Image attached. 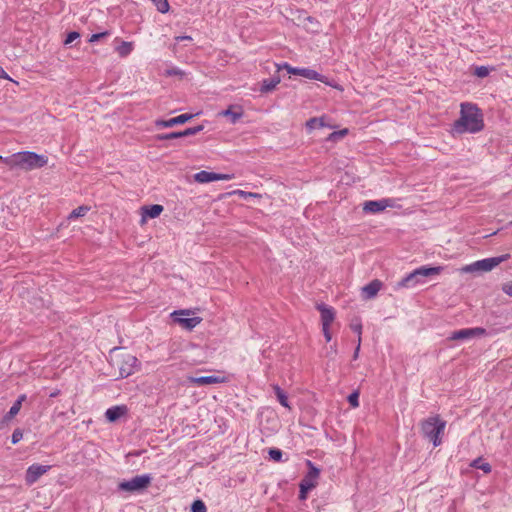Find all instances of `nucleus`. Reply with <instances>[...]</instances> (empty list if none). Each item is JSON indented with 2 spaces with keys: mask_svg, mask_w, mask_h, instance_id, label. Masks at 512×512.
Returning <instances> with one entry per match:
<instances>
[{
  "mask_svg": "<svg viewBox=\"0 0 512 512\" xmlns=\"http://www.w3.org/2000/svg\"><path fill=\"white\" fill-rule=\"evenodd\" d=\"M175 40L179 42L181 40H192V38L190 36H177Z\"/></svg>",
  "mask_w": 512,
  "mask_h": 512,
  "instance_id": "48",
  "label": "nucleus"
},
{
  "mask_svg": "<svg viewBox=\"0 0 512 512\" xmlns=\"http://www.w3.org/2000/svg\"><path fill=\"white\" fill-rule=\"evenodd\" d=\"M51 466L49 465H39L33 464L28 467L25 475L26 483L31 485L35 483L42 475L47 473Z\"/></svg>",
  "mask_w": 512,
  "mask_h": 512,
  "instance_id": "14",
  "label": "nucleus"
},
{
  "mask_svg": "<svg viewBox=\"0 0 512 512\" xmlns=\"http://www.w3.org/2000/svg\"><path fill=\"white\" fill-rule=\"evenodd\" d=\"M273 389L280 404L284 407H288V398L284 391L278 385H274Z\"/></svg>",
  "mask_w": 512,
  "mask_h": 512,
  "instance_id": "28",
  "label": "nucleus"
},
{
  "mask_svg": "<svg viewBox=\"0 0 512 512\" xmlns=\"http://www.w3.org/2000/svg\"><path fill=\"white\" fill-rule=\"evenodd\" d=\"M306 127L309 131L315 128L329 127L333 128L332 125H328L325 121V117H313L306 122Z\"/></svg>",
  "mask_w": 512,
  "mask_h": 512,
  "instance_id": "22",
  "label": "nucleus"
},
{
  "mask_svg": "<svg viewBox=\"0 0 512 512\" xmlns=\"http://www.w3.org/2000/svg\"><path fill=\"white\" fill-rule=\"evenodd\" d=\"M310 490H305L303 489L302 487H300V494H299V498L301 500H305L307 498V493L309 492Z\"/></svg>",
  "mask_w": 512,
  "mask_h": 512,
  "instance_id": "44",
  "label": "nucleus"
},
{
  "mask_svg": "<svg viewBox=\"0 0 512 512\" xmlns=\"http://www.w3.org/2000/svg\"><path fill=\"white\" fill-rule=\"evenodd\" d=\"M475 75H477L478 77H486L489 75V69L485 66H480V67H477L475 69Z\"/></svg>",
  "mask_w": 512,
  "mask_h": 512,
  "instance_id": "37",
  "label": "nucleus"
},
{
  "mask_svg": "<svg viewBox=\"0 0 512 512\" xmlns=\"http://www.w3.org/2000/svg\"><path fill=\"white\" fill-rule=\"evenodd\" d=\"M284 68L286 69V71L289 73V74H292V75H299V69L298 67H292L291 65L289 64H285L284 65Z\"/></svg>",
  "mask_w": 512,
  "mask_h": 512,
  "instance_id": "40",
  "label": "nucleus"
},
{
  "mask_svg": "<svg viewBox=\"0 0 512 512\" xmlns=\"http://www.w3.org/2000/svg\"><path fill=\"white\" fill-rule=\"evenodd\" d=\"M360 345H361V337H358V344H357V347H356L354 355H353L354 359L358 358L359 350H360Z\"/></svg>",
  "mask_w": 512,
  "mask_h": 512,
  "instance_id": "45",
  "label": "nucleus"
},
{
  "mask_svg": "<svg viewBox=\"0 0 512 512\" xmlns=\"http://www.w3.org/2000/svg\"><path fill=\"white\" fill-rule=\"evenodd\" d=\"M348 402L352 407H358L359 406V393L357 391L351 393L348 396Z\"/></svg>",
  "mask_w": 512,
  "mask_h": 512,
  "instance_id": "33",
  "label": "nucleus"
},
{
  "mask_svg": "<svg viewBox=\"0 0 512 512\" xmlns=\"http://www.w3.org/2000/svg\"><path fill=\"white\" fill-rule=\"evenodd\" d=\"M110 422H114L115 420H117L118 418H114V417H111V418H107Z\"/></svg>",
  "mask_w": 512,
  "mask_h": 512,
  "instance_id": "49",
  "label": "nucleus"
},
{
  "mask_svg": "<svg viewBox=\"0 0 512 512\" xmlns=\"http://www.w3.org/2000/svg\"><path fill=\"white\" fill-rule=\"evenodd\" d=\"M280 81L281 80H280L279 76H275L270 79H264L262 81L260 91L262 93H268V92L274 90L277 87V85L280 83Z\"/></svg>",
  "mask_w": 512,
  "mask_h": 512,
  "instance_id": "23",
  "label": "nucleus"
},
{
  "mask_svg": "<svg viewBox=\"0 0 512 512\" xmlns=\"http://www.w3.org/2000/svg\"><path fill=\"white\" fill-rule=\"evenodd\" d=\"M133 48L132 42L121 41L120 44L115 47V50L120 57L124 58L133 51Z\"/></svg>",
  "mask_w": 512,
  "mask_h": 512,
  "instance_id": "24",
  "label": "nucleus"
},
{
  "mask_svg": "<svg viewBox=\"0 0 512 512\" xmlns=\"http://www.w3.org/2000/svg\"><path fill=\"white\" fill-rule=\"evenodd\" d=\"M219 115L229 117L231 123L235 124L243 116V109L240 106L231 105L226 110L220 112Z\"/></svg>",
  "mask_w": 512,
  "mask_h": 512,
  "instance_id": "20",
  "label": "nucleus"
},
{
  "mask_svg": "<svg viewBox=\"0 0 512 512\" xmlns=\"http://www.w3.org/2000/svg\"><path fill=\"white\" fill-rule=\"evenodd\" d=\"M129 409L126 405H116L109 408L105 412V416H125L129 413Z\"/></svg>",
  "mask_w": 512,
  "mask_h": 512,
  "instance_id": "25",
  "label": "nucleus"
},
{
  "mask_svg": "<svg viewBox=\"0 0 512 512\" xmlns=\"http://www.w3.org/2000/svg\"><path fill=\"white\" fill-rule=\"evenodd\" d=\"M107 35H108V32L92 34L91 37L89 38V42H91V43L96 42Z\"/></svg>",
  "mask_w": 512,
  "mask_h": 512,
  "instance_id": "39",
  "label": "nucleus"
},
{
  "mask_svg": "<svg viewBox=\"0 0 512 512\" xmlns=\"http://www.w3.org/2000/svg\"><path fill=\"white\" fill-rule=\"evenodd\" d=\"M80 37V34L76 31L68 33L66 39L64 40L65 45H69Z\"/></svg>",
  "mask_w": 512,
  "mask_h": 512,
  "instance_id": "34",
  "label": "nucleus"
},
{
  "mask_svg": "<svg viewBox=\"0 0 512 512\" xmlns=\"http://www.w3.org/2000/svg\"><path fill=\"white\" fill-rule=\"evenodd\" d=\"M192 512H207V508L202 500H195L191 506Z\"/></svg>",
  "mask_w": 512,
  "mask_h": 512,
  "instance_id": "32",
  "label": "nucleus"
},
{
  "mask_svg": "<svg viewBox=\"0 0 512 512\" xmlns=\"http://www.w3.org/2000/svg\"><path fill=\"white\" fill-rule=\"evenodd\" d=\"M233 194H237V195H239V196H241V197H243V198H248V197H254V198H256V197H260V195H259V194H257V193H253V192H246V191H243V190H235V191L233 192Z\"/></svg>",
  "mask_w": 512,
  "mask_h": 512,
  "instance_id": "36",
  "label": "nucleus"
},
{
  "mask_svg": "<svg viewBox=\"0 0 512 512\" xmlns=\"http://www.w3.org/2000/svg\"><path fill=\"white\" fill-rule=\"evenodd\" d=\"M322 332L324 334L325 340L330 342L332 339V334L330 332V327H322Z\"/></svg>",
  "mask_w": 512,
  "mask_h": 512,
  "instance_id": "41",
  "label": "nucleus"
},
{
  "mask_svg": "<svg viewBox=\"0 0 512 512\" xmlns=\"http://www.w3.org/2000/svg\"><path fill=\"white\" fill-rule=\"evenodd\" d=\"M137 363L138 359L130 353L120 355L115 361V365L119 370V375L123 378L134 373Z\"/></svg>",
  "mask_w": 512,
  "mask_h": 512,
  "instance_id": "7",
  "label": "nucleus"
},
{
  "mask_svg": "<svg viewBox=\"0 0 512 512\" xmlns=\"http://www.w3.org/2000/svg\"><path fill=\"white\" fill-rule=\"evenodd\" d=\"M471 466L476 469H481L485 473H489L491 471L490 464L485 462L482 458L473 460Z\"/></svg>",
  "mask_w": 512,
  "mask_h": 512,
  "instance_id": "27",
  "label": "nucleus"
},
{
  "mask_svg": "<svg viewBox=\"0 0 512 512\" xmlns=\"http://www.w3.org/2000/svg\"><path fill=\"white\" fill-rule=\"evenodd\" d=\"M502 291L512 297V281H508L502 285Z\"/></svg>",
  "mask_w": 512,
  "mask_h": 512,
  "instance_id": "38",
  "label": "nucleus"
},
{
  "mask_svg": "<svg viewBox=\"0 0 512 512\" xmlns=\"http://www.w3.org/2000/svg\"><path fill=\"white\" fill-rule=\"evenodd\" d=\"M510 254H504L498 257L486 258L465 265L460 269L461 273L489 272L502 262L508 260Z\"/></svg>",
  "mask_w": 512,
  "mask_h": 512,
  "instance_id": "4",
  "label": "nucleus"
},
{
  "mask_svg": "<svg viewBox=\"0 0 512 512\" xmlns=\"http://www.w3.org/2000/svg\"><path fill=\"white\" fill-rule=\"evenodd\" d=\"M164 208L162 205L154 204L150 206L141 207V220L140 224L143 225L146 223L148 218H157L163 212Z\"/></svg>",
  "mask_w": 512,
  "mask_h": 512,
  "instance_id": "17",
  "label": "nucleus"
},
{
  "mask_svg": "<svg viewBox=\"0 0 512 512\" xmlns=\"http://www.w3.org/2000/svg\"><path fill=\"white\" fill-rule=\"evenodd\" d=\"M151 482V477L148 474L137 475L130 480H125L119 483L118 488L120 491L129 493L141 492L146 489Z\"/></svg>",
  "mask_w": 512,
  "mask_h": 512,
  "instance_id": "6",
  "label": "nucleus"
},
{
  "mask_svg": "<svg viewBox=\"0 0 512 512\" xmlns=\"http://www.w3.org/2000/svg\"><path fill=\"white\" fill-rule=\"evenodd\" d=\"M23 438V433L20 429H15L12 436H11V442L13 444H17L20 442Z\"/></svg>",
  "mask_w": 512,
  "mask_h": 512,
  "instance_id": "35",
  "label": "nucleus"
},
{
  "mask_svg": "<svg viewBox=\"0 0 512 512\" xmlns=\"http://www.w3.org/2000/svg\"><path fill=\"white\" fill-rule=\"evenodd\" d=\"M192 314L191 310L188 309H182L178 311H174L171 313V317L173 320L178 323L181 327L187 330H192L197 325H199L202 322L201 317H191V318H183L181 316H190Z\"/></svg>",
  "mask_w": 512,
  "mask_h": 512,
  "instance_id": "8",
  "label": "nucleus"
},
{
  "mask_svg": "<svg viewBox=\"0 0 512 512\" xmlns=\"http://www.w3.org/2000/svg\"><path fill=\"white\" fill-rule=\"evenodd\" d=\"M270 459L280 462L282 460L283 453L278 448H270L268 451Z\"/></svg>",
  "mask_w": 512,
  "mask_h": 512,
  "instance_id": "31",
  "label": "nucleus"
},
{
  "mask_svg": "<svg viewBox=\"0 0 512 512\" xmlns=\"http://www.w3.org/2000/svg\"><path fill=\"white\" fill-rule=\"evenodd\" d=\"M445 429L446 421L443 418H425L421 422L423 438L431 442L435 447L441 445Z\"/></svg>",
  "mask_w": 512,
  "mask_h": 512,
  "instance_id": "3",
  "label": "nucleus"
},
{
  "mask_svg": "<svg viewBox=\"0 0 512 512\" xmlns=\"http://www.w3.org/2000/svg\"><path fill=\"white\" fill-rule=\"evenodd\" d=\"M197 183L205 184L213 181H228L234 179V174H222L202 170L193 176Z\"/></svg>",
  "mask_w": 512,
  "mask_h": 512,
  "instance_id": "9",
  "label": "nucleus"
},
{
  "mask_svg": "<svg viewBox=\"0 0 512 512\" xmlns=\"http://www.w3.org/2000/svg\"><path fill=\"white\" fill-rule=\"evenodd\" d=\"M486 334V330L482 327H474V328H465L454 331L448 337V340H466L473 337H480Z\"/></svg>",
  "mask_w": 512,
  "mask_h": 512,
  "instance_id": "10",
  "label": "nucleus"
},
{
  "mask_svg": "<svg viewBox=\"0 0 512 512\" xmlns=\"http://www.w3.org/2000/svg\"><path fill=\"white\" fill-rule=\"evenodd\" d=\"M304 20L311 24L318 26V22L311 16H305Z\"/></svg>",
  "mask_w": 512,
  "mask_h": 512,
  "instance_id": "46",
  "label": "nucleus"
},
{
  "mask_svg": "<svg viewBox=\"0 0 512 512\" xmlns=\"http://www.w3.org/2000/svg\"><path fill=\"white\" fill-rule=\"evenodd\" d=\"M307 465L309 467V471L301 480L300 487L305 490H312L317 485L320 470L311 461H307Z\"/></svg>",
  "mask_w": 512,
  "mask_h": 512,
  "instance_id": "12",
  "label": "nucleus"
},
{
  "mask_svg": "<svg viewBox=\"0 0 512 512\" xmlns=\"http://www.w3.org/2000/svg\"><path fill=\"white\" fill-rule=\"evenodd\" d=\"M26 399V396L25 395H21L18 400L11 406L10 408V411H9V416H15L19 413L20 409H21V406H22V402Z\"/></svg>",
  "mask_w": 512,
  "mask_h": 512,
  "instance_id": "29",
  "label": "nucleus"
},
{
  "mask_svg": "<svg viewBox=\"0 0 512 512\" xmlns=\"http://www.w3.org/2000/svg\"><path fill=\"white\" fill-rule=\"evenodd\" d=\"M202 130H203V126L199 125V126H196V127L187 128V129H185L184 131H181V132H171V133H166V134H159V135L156 136V139L157 140L176 139V138H181V137L195 135V134H197L198 132H200Z\"/></svg>",
  "mask_w": 512,
  "mask_h": 512,
  "instance_id": "16",
  "label": "nucleus"
},
{
  "mask_svg": "<svg viewBox=\"0 0 512 512\" xmlns=\"http://www.w3.org/2000/svg\"><path fill=\"white\" fill-rule=\"evenodd\" d=\"M348 129L347 128H344L342 130H339V131H335V132H332L331 134H329V136L327 137V141H331V142H335L343 137H345L347 134H348Z\"/></svg>",
  "mask_w": 512,
  "mask_h": 512,
  "instance_id": "30",
  "label": "nucleus"
},
{
  "mask_svg": "<svg viewBox=\"0 0 512 512\" xmlns=\"http://www.w3.org/2000/svg\"><path fill=\"white\" fill-rule=\"evenodd\" d=\"M395 206V200L391 198H384L380 200L366 201L363 205V210L368 213H378L386 208H393Z\"/></svg>",
  "mask_w": 512,
  "mask_h": 512,
  "instance_id": "11",
  "label": "nucleus"
},
{
  "mask_svg": "<svg viewBox=\"0 0 512 512\" xmlns=\"http://www.w3.org/2000/svg\"><path fill=\"white\" fill-rule=\"evenodd\" d=\"M382 283L379 280H373L369 284L363 287L362 291L366 298L370 299L377 295L380 291Z\"/></svg>",
  "mask_w": 512,
  "mask_h": 512,
  "instance_id": "21",
  "label": "nucleus"
},
{
  "mask_svg": "<svg viewBox=\"0 0 512 512\" xmlns=\"http://www.w3.org/2000/svg\"><path fill=\"white\" fill-rule=\"evenodd\" d=\"M484 126V115L476 104L470 102L460 104V116L452 125L454 133L475 134L481 132Z\"/></svg>",
  "mask_w": 512,
  "mask_h": 512,
  "instance_id": "1",
  "label": "nucleus"
},
{
  "mask_svg": "<svg viewBox=\"0 0 512 512\" xmlns=\"http://www.w3.org/2000/svg\"><path fill=\"white\" fill-rule=\"evenodd\" d=\"M316 308L321 315L322 327H331V324L334 322L336 317L335 309L323 303L317 304Z\"/></svg>",
  "mask_w": 512,
  "mask_h": 512,
  "instance_id": "15",
  "label": "nucleus"
},
{
  "mask_svg": "<svg viewBox=\"0 0 512 512\" xmlns=\"http://www.w3.org/2000/svg\"><path fill=\"white\" fill-rule=\"evenodd\" d=\"M351 329L358 334V337H361L362 325L360 323L352 324Z\"/></svg>",
  "mask_w": 512,
  "mask_h": 512,
  "instance_id": "42",
  "label": "nucleus"
},
{
  "mask_svg": "<svg viewBox=\"0 0 512 512\" xmlns=\"http://www.w3.org/2000/svg\"><path fill=\"white\" fill-rule=\"evenodd\" d=\"M0 78L10 80V77L8 76V74L4 71V69L1 66H0Z\"/></svg>",
  "mask_w": 512,
  "mask_h": 512,
  "instance_id": "47",
  "label": "nucleus"
},
{
  "mask_svg": "<svg viewBox=\"0 0 512 512\" xmlns=\"http://www.w3.org/2000/svg\"><path fill=\"white\" fill-rule=\"evenodd\" d=\"M193 118L192 114H181L168 120H156L155 125L157 127L169 128L175 125L184 124Z\"/></svg>",
  "mask_w": 512,
  "mask_h": 512,
  "instance_id": "19",
  "label": "nucleus"
},
{
  "mask_svg": "<svg viewBox=\"0 0 512 512\" xmlns=\"http://www.w3.org/2000/svg\"><path fill=\"white\" fill-rule=\"evenodd\" d=\"M443 270V267H426L422 266L411 273H409L406 277H404L399 283L398 286L401 288H410L414 287L420 283V277H429L433 275H439Z\"/></svg>",
  "mask_w": 512,
  "mask_h": 512,
  "instance_id": "5",
  "label": "nucleus"
},
{
  "mask_svg": "<svg viewBox=\"0 0 512 512\" xmlns=\"http://www.w3.org/2000/svg\"><path fill=\"white\" fill-rule=\"evenodd\" d=\"M299 76H302L304 78H307L309 80H317V81H320L328 86H331L335 89H338L340 91H343V88L338 85V84H334L332 83L331 81H329L327 79V77H325L324 75L318 73L316 70H313V69H310V68H300L299 69Z\"/></svg>",
  "mask_w": 512,
  "mask_h": 512,
  "instance_id": "13",
  "label": "nucleus"
},
{
  "mask_svg": "<svg viewBox=\"0 0 512 512\" xmlns=\"http://www.w3.org/2000/svg\"><path fill=\"white\" fill-rule=\"evenodd\" d=\"M0 161L5 163L11 168L19 167L24 170H33L44 167L48 163V158L44 155H39L34 152H18L10 157L0 156Z\"/></svg>",
  "mask_w": 512,
  "mask_h": 512,
  "instance_id": "2",
  "label": "nucleus"
},
{
  "mask_svg": "<svg viewBox=\"0 0 512 512\" xmlns=\"http://www.w3.org/2000/svg\"><path fill=\"white\" fill-rule=\"evenodd\" d=\"M228 379L225 376L221 375H213V376H201V377H191L190 382L197 386L225 383Z\"/></svg>",
  "mask_w": 512,
  "mask_h": 512,
  "instance_id": "18",
  "label": "nucleus"
},
{
  "mask_svg": "<svg viewBox=\"0 0 512 512\" xmlns=\"http://www.w3.org/2000/svg\"><path fill=\"white\" fill-rule=\"evenodd\" d=\"M166 73H167V75H178V76L184 75V72L177 68L170 69Z\"/></svg>",
  "mask_w": 512,
  "mask_h": 512,
  "instance_id": "43",
  "label": "nucleus"
},
{
  "mask_svg": "<svg viewBox=\"0 0 512 512\" xmlns=\"http://www.w3.org/2000/svg\"><path fill=\"white\" fill-rule=\"evenodd\" d=\"M90 210L89 206L82 205L74 209L68 216L69 220H74L80 217H84Z\"/></svg>",
  "mask_w": 512,
  "mask_h": 512,
  "instance_id": "26",
  "label": "nucleus"
}]
</instances>
